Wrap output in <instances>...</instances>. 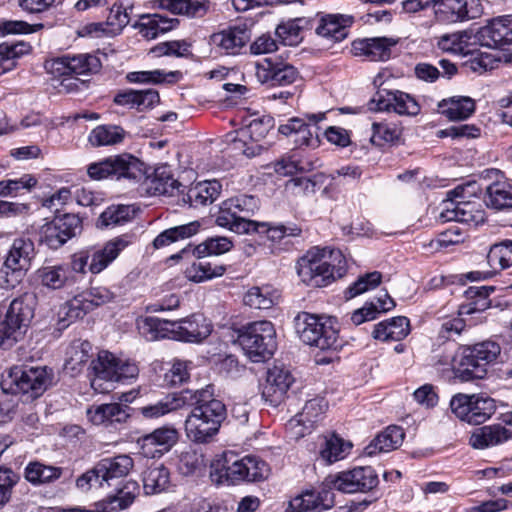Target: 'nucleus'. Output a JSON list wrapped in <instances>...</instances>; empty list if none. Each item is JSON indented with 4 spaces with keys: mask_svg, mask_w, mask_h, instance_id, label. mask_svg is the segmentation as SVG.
<instances>
[{
    "mask_svg": "<svg viewBox=\"0 0 512 512\" xmlns=\"http://www.w3.org/2000/svg\"><path fill=\"white\" fill-rule=\"evenodd\" d=\"M245 473L247 482H260L268 478L269 465L258 456H245Z\"/></svg>",
    "mask_w": 512,
    "mask_h": 512,
    "instance_id": "obj_64",
    "label": "nucleus"
},
{
    "mask_svg": "<svg viewBox=\"0 0 512 512\" xmlns=\"http://www.w3.org/2000/svg\"><path fill=\"white\" fill-rule=\"evenodd\" d=\"M37 274L43 286L54 290L75 283V279L70 276V268L66 264L42 267L37 271Z\"/></svg>",
    "mask_w": 512,
    "mask_h": 512,
    "instance_id": "obj_44",
    "label": "nucleus"
},
{
    "mask_svg": "<svg viewBox=\"0 0 512 512\" xmlns=\"http://www.w3.org/2000/svg\"><path fill=\"white\" fill-rule=\"evenodd\" d=\"M180 24L177 18H169L161 14H147L141 16L140 32L148 39H155L159 35L169 32Z\"/></svg>",
    "mask_w": 512,
    "mask_h": 512,
    "instance_id": "obj_41",
    "label": "nucleus"
},
{
    "mask_svg": "<svg viewBox=\"0 0 512 512\" xmlns=\"http://www.w3.org/2000/svg\"><path fill=\"white\" fill-rule=\"evenodd\" d=\"M143 163L130 154L110 156L88 166L87 173L91 179L102 180L108 177L117 180L125 178L141 182V190L150 196H174L181 184L174 179L168 165H162L154 170L152 176H146Z\"/></svg>",
    "mask_w": 512,
    "mask_h": 512,
    "instance_id": "obj_1",
    "label": "nucleus"
},
{
    "mask_svg": "<svg viewBox=\"0 0 512 512\" xmlns=\"http://www.w3.org/2000/svg\"><path fill=\"white\" fill-rule=\"evenodd\" d=\"M89 311L80 295L64 303L58 312V329H65L71 323L83 318Z\"/></svg>",
    "mask_w": 512,
    "mask_h": 512,
    "instance_id": "obj_52",
    "label": "nucleus"
},
{
    "mask_svg": "<svg viewBox=\"0 0 512 512\" xmlns=\"http://www.w3.org/2000/svg\"><path fill=\"white\" fill-rule=\"evenodd\" d=\"M278 292L271 286L252 287L244 295L245 305L254 309H269L278 300Z\"/></svg>",
    "mask_w": 512,
    "mask_h": 512,
    "instance_id": "obj_51",
    "label": "nucleus"
},
{
    "mask_svg": "<svg viewBox=\"0 0 512 512\" xmlns=\"http://www.w3.org/2000/svg\"><path fill=\"white\" fill-rule=\"evenodd\" d=\"M133 212L129 205H111L100 214L97 226L108 228L123 225L132 219Z\"/></svg>",
    "mask_w": 512,
    "mask_h": 512,
    "instance_id": "obj_55",
    "label": "nucleus"
},
{
    "mask_svg": "<svg viewBox=\"0 0 512 512\" xmlns=\"http://www.w3.org/2000/svg\"><path fill=\"white\" fill-rule=\"evenodd\" d=\"M238 342L252 362H264L277 347L274 325L267 320L249 323L239 331Z\"/></svg>",
    "mask_w": 512,
    "mask_h": 512,
    "instance_id": "obj_7",
    "label": "nucleus"
},
{
    "mask_svg": "<svg viewBox=\"0 0 512 512\" xmlns=\"http://www.w3.org/2000/svg\"><path fill=\"white\" fill-rule=\"evenodd\" d=\"M397 43V40L388 37L357 39L351 44V52L369 61H387L391 58L392 48Z\"/></svg>",
    "mask_w": 512,
    "mask_h": 512,
    "instance_id": "obj_25",
    "label": "nucleus"
},
{
    "mask_svg": "<svg viewBox=\"0 0 512 512\" xmlns=\"http://www.w3.org/2000/svg\"><path fill=\"white\" fill-rule=\"evenodd\" d=\"M142 481L146 495L162 493L171 485L170 470L163 464L151 465L143 472Z\"/></svg>",
    "mask_w": 512,
    "mask_h": 512,
    "instance_id": "obj_39",
    "label": "nucleus"
},
{
    "mask_svg": "<svg viewBox=\"0 0 512 512\" xmlns=\"http://www.w3.org/2000/svg\"><path fill=\"white\" fill-rule=\"evenodd\" d=\"M438 112L452 121L465 120L475 112V101L468 96H453L438 103Z\"/></svg>",
    "mask_w": 512,
    "mask_h": 512,
    "instance_id": "obj_36",
    "label": "nucleus"
},
{
    "mask_svg": "<svg viewBox=\"0 0 512 512\" xmlns=\"http://www.w3.org/2000/svg\"><path fill=\"white\" fill-rule=\"evenodd\" d=\"M179 439V432L173 426L165 425L138 438L141 454L147 458L161 457L169 452Z\"/></svg>",
    "mask_w": 512,
    "mask_h": 512,
    "instance_id": "obj_18",
    "label": "nucleus"
},
{
    "mask_svg": "<svg viewBox=\"0 0 512 512\" xmlns=\"http://www.w3.org/2000/svg\"><path fill=\"white\" fill-rule=\"evenodd\" d=\"M34 242L29 238H16L10 246L0 273L5 275V286L14 288L21 282L35 257Z\"/></svg>",
    "mask_w": 512,
    "mask_h": 512,
    "instance_id": "obj_11",
    "label": "nucleus"
},
{
    "mask_svg": "<svg viewBox=\"0 0 512 512\" xmlns=\"http://www.w3.org/2000/svg\"><path fill=\"white\" fill-rule=\"evenodd\" d=\"M318 25L315 33L332 42H341L349 35V29L355 22V17L350 14L317 13Z\"/></svg>",
    "mask_w": 512,
    "mask_h": 512,
    "instance_id": "obj_23",
    "label": "nucleus"
},
{
    "mask_svg": "<svg viewBox=\"0 0 512 512\" xmlns=\"http://www.w3.org/2000/svg\"><path fill=\"white\" fill-rule=\"evenodd\" d=\"M295 379L291 372L282 366H273L268 369L266 383L263 387L262 396L270 405H280Z\"/></svg>",
    "mask_w": 512,
    "mask_h": 512,
    "instance_id": "obj_22",
    "label": "nucleus"
},
{
    "mask_svg": "<svg viewBox=\"0 0 512 512\" xmlns=\"http://www.w3.org/2000/svg\"><path fill=\"white\" fill-rule=\"evenodd\" d=\"M404 437L405 433L401 427L395 425L388 426L366 446L365 453L372 456L377 453L395 450L401 446Z\"/></svg>",
    "mask_w": 512,
    "mask_h": 512,
    "instance_id": "obj_37",
    "label": "nucleus"
},
{
    "mask_svg": "<svg viewBox=\"0 0 512 512\" xmlns=\"http://www.w3.org/2000/svg\"><path fill=\"white\" fill-rule=\"evenodd\" d=\"M477 38L482 46L493 49H506L512 46V15L492 19L481 27Z\"/></svg>",
    "mask_w": 512,
    "mask_h": 512,
    "instance_id": "obj_19",
    "label": "nucleus"
},
{
    "mask_svg": "<svg viewBox=\"0 0 512 512\" xmlns=\"http://www.w3.org/2000/svg\"><path fill=\"white\" fill-rule=\"evenodd\" d=\"M129 21L130 17L126 7L121 1H116L109 9V14L106 19L108 33L113 35L120 33L122 29L128 25Z\"/></svg>",
    "mask_w": 512,
    "mask_h": 512,
    "instance_id": "obj_63",
    "label": "nucleus"
},
{
    "mask_svg": "<svg viewBox=\"0 0 512 512\" xmlns=\"http://www.w3.org/2000/svg\"><path fill=\"white\" fill-rule=\"evenodd\" d=\"M185 431L191 441L207 443L219 432V428L214 425L213 420L207 421L192 409L185 421Z\"/></svg>",
    "mask_w": 512,
    "mask_h": 512,
    "instance_id": "obj_35",
    "label": "nucleus"
},
{
    "mask_svg": "<svg viewBox=\"0 0 512 512\" xmlns=\"http://www.w3.org/2000/svg\"><path fill=\"white\" fill-rule=\"evenodd\" d=\"M488 208L502 211L512 209V185L507 181H495L486 187L483 198Z\"/></svg>",
    "mask_w": 512,
    "mask_h": 512,
    "instance_id": "obj_40",
    "label": "nucleus"
},
{
    "mask_svg": "<svg viewBox=\"0 0 512 512\" xmlns=\"http://www.w3.org/2000/svg\"><path fill=\"white\" fill-rule=\"evenodd\" d=\"M140 487L136 481L129 480L117 490L115 495L109 496L103 504V512H115L128 508L139 495Z\"/></svg>",
    "mask_w": 512,
    "mask_h": 512,
    "instance_id": "obj_47",
    "label": "nucleus"
},
{
    "mask_svg": "<svg viewBox=\"0 0 512 512\" xmlns=\"http://www.w3.org/2000/svg\"><path fill=\"white\" fill-rule=\"evenodd\" d=\"M98 470L107 486L110 481L125 477L134 467V460L126 454H120L114 457H106L97 462Z\"/></svg>",
    "mask_w": 512,
    "mask_h": 512,
    "instance_id": "obj_34",
    "label": "nucleus"
},
{
    "mask_svg": "<svg viewBox=\"0 0 512 512\" xmlns=\"http://www.w3.org/2000/svg\"><path fill=\"white\" fill-rule=\"evenodd\" d=\"M351 447L352 445L350 443H346L343 439L333 435L326 439L320 454L324 460L329 463H333L343 459L347 453V450H349Z\"/></svg>",
    "mask_w": 512,
    "mask_h": 512,
    "instance_id": "obj_62",
    "label": "nucleus"
},
{
    "mask_svg": "<svg viewBox=\"0 0 512 512\" xmlns=\"http://www.w3.org/2000/svg\"><path fill=\"white\" fill-rule=\"evenodd\" d=\"M371 111L394 112L401 116L415 117L421 106L414 96L400 90L379 89L368 103Z\"/></svg>",
    "mask_w": 512,
    "mask_h": 512,
    "instance_id": "obj_12",
    "label": "nucleus"
},
{
    "mask_svg": "<svg viewBox=\"0 0 512 512\" xmlns=\"http://www.w3.org/2000/svg\"><path fill=\"white\" fill-rule=\"evenodd\" d=\"M255 75L260 83L270 87L291 85L299 78L293 65L270 57L256 63Z\"/></svg>",
    "mask_w": 512,
    "mask_h": 512,
    "instance_id": "obj_15",
    "label": "nucleus"
},
{
    "mask_svg": "<svg viewBox=\"0 0 512 512\" xmlns=\"http://www.w3.org/2000/svg\"><path fill=\"white\" fill-rule=\"evenodd\" d=\"M410 332L408 318L398 316L375 325L373 337L381 341H401Z\"/></svg>",
    "mask_w": 512,
    "mask_h": 512,
    "instance_id": "obj_38",
    "label": "nucleus"
},
{
    "mask_svg": "<svg viewBox=\"0 0 512 512\" xmlns=\"http://www.w3.org/2000/svg\"><path fill=\"white\" fill-rule=\"evenodd\" d=\"M297 273L308 286L324 287L346 273V259L338 249L314 247L297 262Z\"/></svg>",
    "mask_w": 512,
    "mask_h": 512,
    "instance_id": "obj_3",
    "label": "nucleus"
},
{
    "mask_svg": "<svg viewBox=\"0 0 512 512\" xmlns=\"http://www.w3.org/2000/svg\"><path fill=\"white\" fill-rule=\"evenodd\" d=\"M335 487L327 485V477L318 491H306L289 502L286 512H306L327 510L334 506Z\"/></svg>",
    "mask_w": 512,
    "mask_h": 512,
    "instance_id": "obj_21",
    "label": "nucleus"
},
{
    "mask_svg": "<svg viewBox=\"0 0 512 512\" xmlns=\"http://www.w3.org/2000/svg\"><path fill=\"white\" fill-rule=\"evenodd\" d=\"M495 290L493 286L469 287L465 294L470 302L462 305L460 314H473L490 307L489 295Z\"/></svg>",
    "mask_w": 512,
    "mask_h": 512,
    "instance_id": "obj_50",
    "label": "nucleus"
},
{
    "mask_svg": "<svg viewBox=\"0 0 512 512\" xmlns=\"http://www.w3.org/2000/svg\"><path fill=\"white\" fill-rule=\"evenodd\" d=\"M382 280V274L373 271L360 276L352 285L345 290V298L352 299L366 291L376 288Z\"/></svg>",
    "mask_w": 512,
    "mask_h": 512,
    "instance_id": "obj_61",
    "label": "nucleus"
},
{
    "mask_svg": "<svg viewBox=\"0 0 512 512\" xmlns=\"http://www.w3.org/2000/svg\"><path fill=\"white\" fill-rule=\"evenodd\" d=\"M487 261L491 268L506 269L512 265V241L506 240L490 248Z\"/></svg>",
    "mask_w": 512,
    "mask_h": 512,
    "instance_id": "obj_60",
    "label": "nucleus"
},
{
    "mask_svg": "<svg viewBox=\"0 0 512 512\" xmlns=\"http://www.w3.org/2000/svg\"><path fill=\"white\" fill-rule=\"evenodd\" d=\"M511 438L512 428L504 423H497L475 429L469 443L475 449H486L507 442Z\"/></svg>",
    "mask_w": 512,
    "mask_h": 512,
    "instance_id": "obj_28",
    "label": "nucleus"
},
{
    "mask_svg": "<svg viewBox=\"0 0 512 512\" xmlns=\"http://www.w3.org/2000/svg\"><path fill=\"white\" fill-rule=\"evenodd\" d=\"M153 7L165 9L174 15L203 18L211 8L209 0H153Z\"/></svg>",
    "mask_w": 512,
    "mask_h": 512,
    "instance_id": "obj_29",
    "label": "nucleus"
},
{
    "mask_svg": "<svg viewBox=\"0 0 512 512\" xmlns=\"http://www.w3.org/2000/svg\"><path fill=\"white\" fill-rule=\"evenodd\" d=\"M302 229L296 224L271 225L268 222H258L251 233L266 234L272 242H279L285 237L300 236Z\"/></svg>",
    "mask_w": 512,
    "mask_h": 512,
    "instance_id": "obj_56",
    "label": "nucleus"
},
{
    "mask_svg": "<svg viewBox=\"0 0 512 512\" xmlns=\"http://www.w3.org/2000/svg\"><path fill=\"white\" fill-rule=\"evenodd\" d=\"M232 246L233 244L231 240L227 237H211L199 245H187L179 253L171 255L170 259L179 260L190 255L201 259L208 255H220L226 253L232 248Z\"/></svg>",
    "mask_w": 512,
    "mask_h": 512,
    "instance_id": "obj_31",
    "label": "nucleus"
},
{
    "mask_svg": "<svg viewBox=\"0 0 512 512\" xmlns=\"http://www.w3.org/2000/svg\"><path fill=\"white\" fill-rule=\"evenodd\" d=\"M199 221H192L183 225L174 226L162 231L154 240L155 249L164 248L178 241L186 240L196 235L200 230Z\"/></svg>",
    "mask_w": 512,
    "mask_h": 512,
    "instance_id": "obj_45",
    "label": "nucleus"
},
{
    "mask_svg": "<svg viewBox=\"0 0 512 512\" xmlns=\"http://www.w3.org/2000/svg\"><path fill=\"white\" fill-rule=\"evenodd\" d=\"M131 236L121 235L108 241L102 249L95 250L90 255L88 270L98 274L109 266L129 244Z\"/></svg>",
    "mask_w": 512,
    "mask_h": 512,
    "instance_id": "obj_26",
    "label": "nucleus"
},
{
    "mask_svg": "<svg viewBox=\"0 0 512 512\" xmlns=\"http://www.w3.org/2000/svg\"><path fill=\"white\" fill-rule=\"evenodd\" d=\"M325 117L326 114L322 112L316 114H305V119L303 118V125L300 129L297 130L293 141L295 146H306L311 148L319 147L320 139L318 135L319 127H317V123L324 120Z\"/></svg>",
    "mask_w": 512,
    "mask_h": 512,
    "instance_id": "obj_42",
    "label": "nucleus"
},
{
    "mask_svg": "<svg viewBox=\"0 0 512 512\" xmlns=\"http://www.w3.org/2000/svg\"><path fill=\"white\" fill-rule=\"evenodd\" d=\"M129 410L130 407L127 405L107 403L89 408L87 415L93 424L110 427L115 424L125 423L130 417Z\"/></svg>",
    "mask_w": 512,
    "mask_h": 512,
    "instance_id": "obj_30",
    "label": "nucleus"
},
{
    "mask_svg": "<svg viewBox=\"0 0 512 512\" xmlns=\"http://www.w3.org/2000/svg\"><path fill=\"white\" fill-rule=\"evenodd\" d=\"M101 67L100 59L89 53L63 55L46 64V68L55 76L91 75L99 72Z\"/></svg>",
    "mask_w": 512,
    "mask_h": 512,
    "instance_id": "obj_14",
    "label": "nucleus"
},
{
    "mask_svg": "<svg viewBox=\"0 0 512 512\" xmlns=\"http://www.w3.org/2000/svg\"><path fill=\"white\" fill-rule=\"evenodd\" d=\"M91 369L94 373L91 386L99 392L108 391L102 388L103 380L123 382L135 379L139 374V368L134 361L118 358L109 351H100L97 358L92 360Z\"/></svg>",
    "mask_w": 512,
    "mask_h": 512,
    "instance_id": "obj_9",
    "label": "nucleus"
},
{
    "mask_svg": "<svg viewBox=\"0 0 512 512\" xmlns=\"http://www.w3.org/2000/svg\"><path fill=\"white\" fill-rule=\"evenodd\" d=\"M221 189L222 185L217 180L198 182L182 195V201L193 208L206 206L219 197Z\"/></svg>",
    "mask_w": 512,
    "mask_h": 512,
    "instance_id": "obj_32",
    "label": "nucleus"
},
{
    "mask_svg": "<svg viewBox=\"0 0 512 512\" xmlns=\"http://www.w3.org/2000/svg\"><path fill=\"white\" fill-rule=\"evenodd\" d=\"M211 333L210 325L206 323L202 315L177 321V340L184 342H201Z\"/></svg>",
    "mask_w": 512,
    "mask_h": 512,
    "instance_id": "obj_33",
    "label": "nucleus"
},
{
    "mask_svg": "<svg viewBox=\"0 0 512 512\" xmlns=\"http://www.w3.org/2000/svg\"><path fill=\"white\" fill-rule=\"evenodd\" d=\"M501 353V347L494 341H483L472 346H464L459 354L440 356L435 365L446 366L452 363L455 377L462 382L483 379L487 368Z\"/></svg>",
    "mask_w": 512,
    "mask_h": 512,
    "instance_id": "obj_2",
    "label": "nucleus"
},
{
    "mask_svg": "<svg viewBox=\"0 0 512 512\" xmlns=\"http://www.w3.org/2000/svg\"><path fill=\"white\" fill-rule=\"evenodd\" d=\"M336 320L308 312H300L294 318V326L300 340L320 350H336L341 346Z\"/></svg>",
    "mask_w": 512,
    "mask_h": 512,
    "instance_id": "obj_5",
    "label": "nucleus"
},
{
    "mask_svg": "<svg viewBox=\"0 0 512 512\" xmlns=\"http://www.w3.org/2000/svg\"><path fill=\"white\" fill-rule=\"evenodd\" d=\"M142 334L149 341L160 339L177 340V321L147 317L141 326Z\"/></svg>",
    "mask_w": 512,
    "mask_h": 512,
    "instance_id": "obj_43",
    "label": "nucleus"
},
{
    "mask_svg": "<svg viewBox=\"0 0 512 512\" xmlns=\"http://www.w3.org/2000/svg\"><path fill=\"white\" fill-rule=\"evenodd\" d=\"M465 193L466 189L461 185L447 192L439 215L442 223L456 221L476 227L485 222L486 213L481 205L476 201L465 200Z\"/></svg>",
    "mask_w": 512,
    "mask_h": 512,
    "instance_id": "obj_10",
    "label": "nucleus"
},
{
    "mask_svg": "<svg viewBox=\"0 0 512 512\" xmlns=\"http://www.w3.org/2000/svg\"><path fill=\"white\" fill-rule=\"evenodd\" d=\"M251 39L246 25L229 26L210 36V43L226 55H238Z\"/></svg>",
    "mask_w": 512,
    "mask_h": 512,
    "instance_id": "obj_24",
    "label": "nucleus"
},
{
    "mask_svg": "<svg viewBox=\"0 0 512 512\" xmlns=\"http://www.w3.org/2000/svg\"><path fill=\"white\" fill-rule=\"evenodd\" d=\"M186 389L180 392L169 393L159 401L140 407L139 413L146 419H158L171 412L187 407L191 400Z\"/></svg>",
    "mask_w": 512,
    "mask_h": 512,
    "instance_id": "obj_27",
    "label": "nucleus"
},
{
    "mask_svg": "<svg viewBox=\"0 0 512 512\" xmlns=\"http://www.w3.org/2000/svg\"><path fill=\"white\" fill-rule=\"evenodd\" d=\"M126 78L130 83L173 84L182 78V73L180 71L164 72L163 70L157 69L153 71L130 72L127 74Z\"/></svg>",
    "mask_w": 512,
    "mask_h": 512,
    "instance_id": "obj_53",
    "label": "nucleus"
},
{
    "mask_svg": "<svg viewBox=\"0 0 512 512\" xmlns=\"http://www.w3.org/2000/svg\"><path fill=\"white\" fill-rule=\"evenodd\" d=\"M210 476L217 484L235 485L246 481L245 457L232 451L218 455L211 464Z\"/></svg>",
    "mask_w": 512,
    "mask_h": 512,
    "instance_id": "obj_17",
    "label": "nucleus"
},
{
    "mask_svg": "<svg viewBox=\"0 0 512 512\" xmlns=\"http://www.w3.org/2000/svg\"><path fill=\"white\" fill-rule=\"evenodd\" d=\"M191 368V361L174 359L169 363V368L163 375V385L175 387L187 383L190 379Z\"/></svg>",
    "mask_w": 512,
    "mask_h": 512,
    "instance_id": "obj_59",
    "label": "nucleus"
},
{
    "mask_svg": "<svg viewBox=\"0 0 512 512\" xmlns=\"http://www.w3.org/2000/svg\"><path fill=\"white\" fill-rule=\"evenodd\" d=\"M259 209V200L252 195H240L222 202L215 223L238 234H251L257 221L250 220Z\"/></svg>",
    "mask_w": 512,
    "mask_h": 512,
    "instance_id": "obj_8",
    "label": "nucleus"
},
{
    "mask_svg": "<svg viewBox=\"0 0 512 512\" xmlns=\"http://www.w3.org/2000/svg\"><path fill=\"white\" fill-rule=\"evenodd\" d=\"M378 475L370 466L355 467L327 476V485L342 493L368 492L378 484Z\"/></svg>",
    "mask_w": 512,
    "mask_h": 512,
    "instance_id": "obj_13",
    "label": "nucleus"
},
{
    "mask_svg": "<svg viewBox=\"0 0 512 512\" xmlns=\"http://www.w3.org/2000/svg\"><path fill=\"white\" fill-rule=\"evenodd\" d=\"M62 469L40 462H31L25 469V478L32 484L50 483L60 478Z\"/></svg>",
    "mask_w": 512,
    "mask_h": 512,
    "instance_id": "obj_57",
    "label": "nucleus"
},
{
    "mask_svg": "<svg viewBox=\"0 0 512 512\" xmlns=\"http://www.w3.org/2000/svg\"><path fill=\"white\" fill-rule=\"evenodd\" d=\"M470 407V416L468 423L473 425H480L486 422L494 415L497 406L494 399L480 395H472Z\"/></svg>",
    "mask_w": 512,
    "mask_h": 512,
    "instance_id": "obj_54",
    "label": "nucleus"
},
{
    "mask_svg": "<svg viewBox=\"0 0 512 512\" xmlns=\"http://www.w3.org/2000/svg\"><path fill=\"white\" fill-rule=\"evenodd\" d=\"M35 297L24 295L8 306L0 305V348L11 349L21 341L34 317Z\"/></svg>",
    "mask_w": 512,
    "mask_h": 512,
    "instance_id": "obj_4",
    "label": "nucleus"
},
{
    "mask_svg": "<svg viewBox=\"0 0 512 512\" xmlns=\"http://www.w3.org/2000/svg\"><path fill=\"white\" fill-rule=\"evenodd\" d=\"M31 46L24 42L0 44V76L12 70L16 63L15 59L29 53Z\"/></svg>",
    "mask_w": 512,
    "mask_h": 512,
    "instance_id": "obj_58",
    "label": "nucleus"
},
{
    "mask_svg": "<svg viewBox=\"0 0 512 512\" xmlns=\"http://www.w3.org/2000/svg\"><path fill=\"white\" fill-rule=\"evenodd\" d=\"M225 271L226 268L223 265H218L206 260H198L186 268L185 276L192 282L201 283L220 277Z\"/></svg>",
    "mask_w": 512,
    "mask_h": 512,
    "instance_id": "obj_49",
    "label": "nucleus"
},
{
    "mask_svg": "<svg viewBox=\"0 0 512 512\" xmlns=\"http://www.w3.org/2000/svg\"><path fill=\"white\" fill-rule=\"evenodd\" d=\"M481 14L479 0H436L435 16L441 22L456 23Z\"/></svg>",
    "mask_w": 512,
    "mask_h": 512,
    "instance_id": "obj_20",
    "label": "nucleus"
},
{
    "mask_svg": "<svg viewBox=\"0 0 512 512\" xmlns=\"http://www.w3.org/2000/svg\"><path fill=\"white\" fill-rule=\"evenodd\" d=\"M191 400L188 406H193V409L207 421L213 420L214 425L220 429L222 422L227 417V409L225 404L213 397L214 389L212 385H207L202 389H186Z\"/></svg>",
    "mask_w": 512,
    "mask_h": 512,
    "instance_id": "obj_16",
    "label": "nucleus"
},
{
    "mask_svg": "<svg viewBox=\"0 0 512 512\" xmlns=\"http://www.w3.org/2000/svg\"><path fill=\"white\" fill-rule=\"evenodd\" d=\"M125 130L118 125H99L89 134L88 141L93 147L110 146L121 143Z\"/></svg>",
    "mask_w": 512,
    "mask_h": 512,
    "instance_id": "obj_48",
    "label": "nucleus"
},
{
    "mask_svg": "<svg viewBox=\"0 0 512 512\" xmlns=\"http://www.w3.org/2000/svg\"><path fill=\"white\" fill-rule=\"evenodd\" d=\"M327 408L328 403L324 398H313L305 403L302 411L292 418L289 424L292 427L303 426V430H308L320 420Z\"/></svg>",
    "mask_w": 512,
    "mask_h": 512,
    "instance_id": "obj_46",
    "label": "nucleus"
},
{
    "mask_svg": "<svg viewBox=\"0 0 512 512\" xmlns=\"http://www.w3.org/2000/svg\"><path fill=\"white\" fill-rule=\"evenodd\" d=\"M52 369L43 367L14 366L3 375L1 388L5 393L23 394L30 399L40 397L52 384Z\"/></svg>",
    "mask_w": 512,
    "mask_h": 512,
    "instance_id": "obj_6",
    "label": "nucleus"
}]
</instances>
